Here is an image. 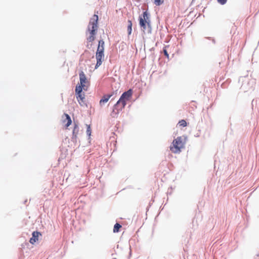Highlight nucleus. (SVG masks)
Masks as SVG:
<instances>
[{
  "instance_id": "obj_22",
  "label": "nucleus",
  "mask_w": 259,
  "mask_h": 259,
  "mask_svg": "<svg viewBox=\"0 0 259 259\" xmlns=\"http://www.w3.org/2000/svg\"><path fill=\"white\" fill-rule=\"evenodd\" d=\"M206 38H207V39H211V40H212V42L214 44H215V39H214V38H211V37H206Z\"/></svg>"
},
{
  "instance_id": "obj_31",
  "label": "nucleus",
  "mask_w": 259,
  "mask_h": 259,
  "mask_svg": "<svg viewBox=\"0 0 259 259\" xmlns=\"http://www.w3.org/2000/svg\"><path fill=\"white\" fill-rule=\"evenodd\" d=\"M195 0H192V2H194Z\"/></svg>"
},
{
  "instance_id": "obj_19",
  "label": "nucleus",
  "mask_w": 259,
  "mask_h": 259,
  "mask_svg": "<svg viewBox=\"0 0 259 259\" xmlns=\"http://www.w3.org/2000/svg\"><path fill=\"white\" fill-rule=\"evenodd\" d=\"M217 2H218V3H219L220 4L222 5H225V4H226L227 2V0H217Z\"/></svg>"
},
{
  "instance_id": "obj_16",
  "label": "nucleus",
  "mask_w": 259,
  "mask_h": 259,
  "mask_svg": "<svg viewBox=\"0 0 259 259\" xmlns=\"http://www.w3.org/2000/svg\"><path fill=\"white\" fill-rule=\"evenodd\" d=\"M153 3L156 6H159L163 4L164 0H154Z\"/></svg>"
},
{
  "instance_id": "obj_6",
  "label": "nucleus",
  "mask_w": 259,
  "mask_h": 259,
  "mask_svg": "<svg viewBox=\"0 0 259 259\" xmlns=\"http://www.w3.org/2000/svg\"><path fill=\"white\" fill-rule=\"evenodd\" d=\"M82 87H75V92L76 99L80 106L85 104L84 93L83 92Z\"/></svg>"
},
{
  "instance_id": "obj_3",
  "label": "nucleus",
  "mask_w": 259,
  "mask_h": 259,
  "mask_svg": "<svg viewBox=\"0 0 259 259\" xmlns=\"http://www.w3.org/2000/svg\"><path fill=\"white\" fill-rule=\"evenodd\" d=\"M104 41L103 39H100L96 53V58L97 62L95 68L97 69L102 63L104 59Z\"/></svg>"
},
{
  "instance_id": "obj_4",
  "label": "nucleus",
  "mask_w": 259,
  "mask_h": 259,
  "mask_svg": "<svg viewBox=\"0 0 259 259\" xmlns=\"http://www.w3.org/2000/svg\"><path fill=\"white\" fill-rule=\"evenodd\" d=\"M126 105V102H120L119 100H118L113 106L110 115L113 118L117 117L119 112L125 108Z\"/></svg>"
},
{
  "instance_id": "obj_24",
  "label": "nucleus",
  "mask_w": 259,
  "mask_h": 259,
  "mask_svg": "<svg viewBox=\"0 0 259 259\" xmlns=\"http://www.w3.org/2000/svg\"><path fill=\"white\" fill-rule=\"evenodd\" d=\"M92 44H87L86 47L88 48V49H91V48L92 47Z\"/></svg>"
},
{
  "instance_id": "obj_7",
  "label": "nucleus",
  "mask_w": 259,
  "mask_h": 259,
  "mask_svg": "<svg viewBox=\"0 0 259 259\" xmlns=\"http://www.w3.org/2000/svg\"><path fill=\"white\" fill-rule=\"evenodd\" d=\"M79 77L80 83H77L76 87H82V89L85 91L88 90V87L85 85V83L88 82L87 77L82 70H80L79 72Z\"/></svg>"
},
{
  "instance_id": "obj_8",
  "label": "nucleus",
  "mask_w": 259,
  "mask_h": 259,
  "mask_svg": "<svg viewBox=\"0 0 259 259\" xmlns=\"http://www.w3.org/2000/svg\"><path fill=\"white\" fill-rule=\"evenodd\" d=\"M133 93V91L132 89H128L121 94L118 100H119L120 102H124L127 103V101L130 100L132 98Z\"/></svg>"
},
{
  "instance_id": "obj_20",
  "label": "nucleus",
  "mask_w": 259,
  "mask_h": 259,
  "mask_svg": "<svg viewBox=\"0 0 259 259\" xmlns=\"http://www.w3.org/2000/svg\"><path fill=\"white\" fill-rule=\"evenodd\" d=\"M117 94V90H115L112 92V93L108 94V95H111V97L112 96L115 97Z\"/></svg>"
},
{
  "instance_id": "obj_28",
  "label": "nucleus",
  "mask_w": 259,
  "mask_h": 259,
  "mask_svg": "<svg viewBox=\"0 0 259 259\" xmlns=\"http://www.w3.org/2000/svg\"><path fill=\"white\" fill-rule=\"evenodd\" d=\"M131 254H132L131 251H130V256H131Z\"/></svg>"
},
{
  "instance_id": "obj_18",
  "label": "nucleus",
  "mask_w": 259,
  "mask_h": 259,
  "mask_svg": "<svg viewBox=\"0 0 259 259\" xmlns=\"http://www.w3.org/2000/svg\"><path fill=\"white\" fill-rule=\"evenodd\" d=\"M127 30L128 35H130L132 32V26H131V24L127 25Z\"/></svg>"
},
{
  "instance_id": "obj_13",
  "label": "nucleus",
  "mask_w": 259,
  "mask_h": 259,
  "mask_svg": "<svg viewBox=\"0 0 259 259\" xmlns=\"http://www.w3.org/2000/svg\"><path fill=\"white\" fill-rule=\"evenodd\" d=\"M168 47V46H164L162 49V51L164 54V55L167 58H169V54L167 51L166 48Z\"/></svg>"
},
{
  "instance_id": "obj_26",
  "label": "nucleus",
  "mask_w": 259,
  "mask_h": 259,
  "mask_svg": "<svg viewBox=\"0 0 259 259\" xmlns=\"http://www.w3.org/2000/svg\"><path fill=\"white\" fill-rule=\"evenodd\" d=\"M27 202V200H26L24 201V203L26 204V203Z\"/></svg>"
},
{
  "instance_id": "obj_30",
  "label": "nucleus",
  "mask_w": 259,
  "mask_h": 259,
  "mask_svg": "<svg viewBox=\"0 0 259 259\" xmlns=\"http://www.w3.org/2000/svg\"><path fill=\"white\" fill-rule=\"evenodd\" d=\"M137 1L138 2H140V0H137Z\"/></svg>"
},
{
  "instance_id": "obj_17",
  "label": "nucleus",
  "mask_w": 259,
  "mask_h": 259,
  "mask_svg": "<svg viewBox=\"0 0 259 259\" xmlns=\"http://www.w3.org/2000/svg\"><path fill=\"white\" fill-rule=\"evenodd\" d=\"M67 118H68V120L67 121V123L65 124V127L66 128H67L72 123V120L71 119L70 116L69 115H67Z\"/></svg>"
},
{
  "instance_id": "obj_23",
  "label": "nucleus",
  "mask_w": 259,
  "mask_h": 259,
  "mask_svg": "<svg viewBox=\"0 0 259 259\" xmlns=\"http://www.w3.org/2000/svg\"><path fill=\"white\" fill-rule=\"evenodd\" d=\"M68 115L67 113H64V115L65 116V119L64 120V122H65L66 121H67L68 120V118H67V116Z\"/></svg>"
},
{
  "instance_id": "obj_10",
  "label": "nucleus",
  "mask_w": 259,
  "mask_h": 259,
  "mask_svg": "<svg viewBox=\"0 0 259 259\" xmlns=\"http://www.w3.org/2000/svg\"><path fill=\"white\" fill-rule=\"evenodd\" d=\"M111 97V95L105 94L103 96L100 101V104L101 106L107 103L109 99Z\"/></svg>"
},
{
  "instance_id": "obj_27",
  "label": "nucleus",
  "mask_w": 259,
  "mask_h": 259,
  "mask_svg": "<svg viewBox=\"0 0 259 259\" xmlns=\"http://www.w3.org/2000/svg\"><path fill=\"white\" fill-rule=\"evenodd\" d=\"M172 148H172V147H171V146H170V150H172Z\"/></svg>"
},
{
  "instance_id": "obj_14",
  "label": "nucleus",
  "mask_w": 259,
  "mask_h": 259,
  "mask_svg": "<svg viewBox=\"0 0 259 259\" xmlns=\"http://www.w3.org/2000/svg\"><path fill=\"white\" fill-rule=\"evenodd\" d=\"M87 131H86L87 135L88 136L89 139H90V138L91 136L92 130H91V127L90 125H87Z\"/></svg>"
},
{
  "instance_id": "obj_1",
  "label": "nucleus",
  "mask_w": 259,
  "mask_h": 259,
  "mask_svg": "<svg viewBox=\"0 0 259 259\" xmlns=\"http://www.w3.org/2000/svg\"><path fill=\"white\" fill-rule=\"evenodd\" d=\"M150 14L148 12V9L143 11L141 15L139 16L138 20L139 25L141 30L145 32L147 31L148 33H151L152 26L150 19Z\"/></svg>"
},
{
  "instance_id": "obj_29",
  "label": "nucleus",
  "mask_w": 259,
  "mask_h": 259,
  "mask_svg": "<svg viewBox=\"0 0 259 259\" xmlns=\"http://www.w3.org/2000/svg\"><path fill=\"white\" fill-rule=\"evenodd\" d=\"M231 118V117L230 116V117H229V121H230Z\"/></svg>"
},
{
  "instance_id": "obj_9",
  "label": "nucleus",
  "mask_w": 259,
  "mask_h": 259,
  "mask_svg": "<svg viewBox=\"0 0 259 259\" xmlns=\"http://www.w3.org/2000/svg\"><path fill=\"white\" fill-rule=\"evenodd\" d=\"M39 236H41V234L38 231H33L32 233V237L29 239V242L32 244H34L38 240Z\"/></svg>"
},
{
  "instance_id": "obj_12",
  "label": "nucleus",
  "mask_w": 259,
  "mask_h": 259,
  "mask_svg": "<svg viewBox=\"0 0 259 259\" xmlns=\"http://www.w3.org/2000/svg\"><path fill=\"white\" fill-rule=\"evenodd\" d=\"M79 132V126L78 124L74 121V127L72 131V134L77 135Z\"/></svg>"
},
{
  "instance_id": "obj_25",
  "label": "nucleus",
  "mask_w": 259,
  "mask_h": 259,
  "mask_svg": "<svg viewBox=\"0 0 259 259\" xmlns=\"http://www.w3.org/2000/svg\"><path fill=\"white\" fill-rule=\"evenodd\" d=\"M128 24H131V26L133 25L132 22L130 20H128L127 21Z\"/></svg>"
},
{
  "instance_id": "obj_5",
  "label": "nucleus",
  "mask_w": 259,
  "mask_h": 259,
  "mask_svg": "<svg viewBox=\"0 0 259 259\" xmlns=\"http://www.w3.org/2000/svg\"><path fill=\"white\" fill-rule=\"evenodd\" d=\"M186 140V137H185L184 141H183L181 137H178L176 139H175L172 143L175 149L173 152L175 153L180 152L181 149L184 147Z\"/></svg>"
},
{
  "instance_id": "obj_2",
  "label": "nucleus",
  "mask_w": 259,
  "mask_h": 259,
  "mask_svg": "<svg viewBox=\"0 0 259 259\" xmlns=\"http://www.w3.org/2000/svg\"><path fill=\"white\" fill-rule=\"evenodd\" d=\"M99 17L97 15L94 14L90 19L88 26L87 32H89L90 35L87 37L88 42H92L95 40L98 28Z\"/></svg>"
},
{
  "instance_id": "obj_15",
  "label": "nucleus",
  "mask_w": 259,
  "mask_h": 259,
  "mask_svg": "<svg viewBox=\"0 0 259 259\" xmlns=\"http://www.w3.org/2000/svg\"><path fill=\"white\" fill-rule=\"evenodd\" d=\"M178 124L180 125V126L183 127H186L187 125V123L186 121L184 119H182L180 120Z\"/></svg>"
},
{
  "instance_id": "obj_11",
  "label": "nucleus",
  "mask_w": 259,
  "mask_h": 259,
  "mask_svg": "<svg viewBox=\"0 0 259 259\" xmlns=\"http://www.w3.org/2000/svg\"><path fill=\"white\" fill-rule=\"evenodd\" d=\"M122 227V226L118 223H116L113 227V232L114 233H118L120 232V229Z\"/></svg>"
},
{
  "instance_id": "obj_21",
  "label": "nucleus",
  "mask_w": 259,
  "mask_h": 259,
  "mask_svg": "<svg viewBox=\"0 0 259 259\" xmlns=\"http://www.w3.org/2000/svg\"><path fill=\"white\" fill-rule=\"evenodd\" d=\"M77 135H76V134H72V141L74 142L75 141H76V138H77Z\"/></svg>"
}]
</instances>
